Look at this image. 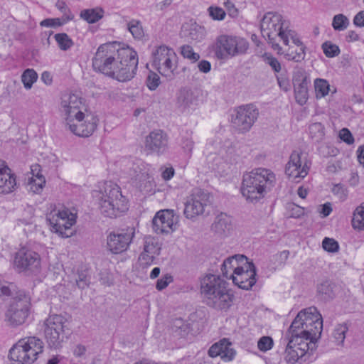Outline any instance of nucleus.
Masks as SVG:
<instances>
[{
  "label": "nucleus",
  "instance_id": "680f3d73",
  "mask_svg": "<svg viewBox=\"0 0 364 364\" xmlns=\"http://www.w3.org/2000/svg\"><path fill=\"white\" fill-rule=\"evenodd\" d=\"M61 25L62 23L59 18H46L41 22V26L46 27H55Z\"/></svg>",
  "mask_w": 364,
  "mask_h": 364
},
{
  "label": "nucleus",
  "instance_id": "a878e982",
  "mask_svg": "<svg viewBox=\"0 0 364 364\" xmlns=\"http://www.w3.org/2000/svg\"><path fill=\"white\" fill-rule=\"evenodd\" d=\"M9 356L11 360L18 362V364L32 363L21 340L10 349Z\"/></svg>",
  "mask_w": 364,
  "mask_h": 364
},
{
  "label": "nucleus",
  "instance_id": "58836bf2",
  "mask_svg": "<svg viewBox=\"0 0 364 364\" xmlns=\"http://www.w3.org/2000/svg\"><path fill=\"white\" fill-rule=\"evenodd\" d=\"M349 19L343 14H339L333 16L332 26L336 31H344L349 26Z\"/></svg>",
  "mask_w": 364,
  "mask_h": 364
},
{
  "label": "nucleus",
  "instance_id": "473e14b6",
  "mask_svg": "<svg viewBox=\"0 0 364 364\" xmlns=\"http://www.w3.org/2000/svg\"><path fill=\"white\" fill-rule=\"evenodd\" d=\"M348 331V326L346 323L337 324L332 333V337L334 339V342L338 346H343L346 334Z\"/></svg>",
  "mask_w": 364,
  "mask_h": 364
},
{
  "label": "nucleus",
  "instance_id": "603ef678",
  "mask_svg": "<svg viewBox=\"0 0 364 364\" xmlns=\"http://www.w3.org/2000/svg\"><path fill=\"white\" fill-rule=\"evenodd\" d=\"M323 248L329 252H336L338 250L339 245L337 241L333 238L325 237L322 242Z\"/></svg>",
  "mask_w": 364,
  "mask_h": 364
},
{
  "label": "nucleus",
  "instance_id": "4d7b16f0",
  "mask_svg": "<svg viewBox=\"0 0 364 364\" xmlns=\"http://www.w3.org/2000/svg\"><path fill=\"white\" fill-rule=\"evenodd\" d=\"M173 281L171 274H164V276L159 279L156 282V287L158 290L161 291L165 289L170 283Z\"/></svg>",
  "mask_w": 364,
  "mask_h": 364
},
{
  "label": "nucleus",
  "instance_id": "20e7f679",
  "mask_svg": "<svg viewBox=\"0 0 364 364\" xmlns=\"http://www.w3.org/2000/svg\"><path fill=\"white\" fill-rule=\"evenodd\" d=\"M276 184V176L270 169L257 168L243 175L242 195L252 203L264 198Z\"/></svg>",
  "mask_w": 364,
  "mask_h": 364
},
{
  "label": "nucleus",
  "instance_id": "4c0bfd02",
  "mask_svg": "<svg viewBox=\"0 0 364 364\" xmlns=\"http://www.w3.org/2000/svg\"><path fill=\"white\" fill-rule=\"evenodd\" d=\"M309 136L316 141H320L324 136V127L320 122L313 123L309 125Z\"/></svg>",
  "mask_w": 364,
  "mask_h": 364
},
{
  "label": "nucleus",
  "instance_id": "9d476101",
  "mask_svg": "<svg viewBox=\"0 0 364 364\" xmlns=\"http://www.w3.org/2000/svg\"><path fill=\"white\" fill-rule=\"evenodd\" d=\"M77 115L65 122L69 130L74 134L81 137H88L97 128L98 118L91 113L78 112Z\"/></svg>",
  "mask_w": 364,
  "mask_h": 364
},
{
  "label": "nucleus",
  "instance_id": "774afa93",
  "mask_svg": "<svg viewBox=\"0 0 364 364\" xmlns=\"http://www.w3.org/2000/svg\"><path fill=\"white\" fill-rule=\"evenodd\" d=\"M86 348L82 345H77L74 349L73 353L77 357H80L85 354Z\"/></svg>",
  "mask_w": 364,
  "mask_h": 364
},
{
  "label": "nucleus",
  "instance_id": "338daca9",
  "mask_svg": "<svg viewBox=\"0 0 364 364\" xmlns=\"http://www.w3.org/2000/svg\"><path fill=\"white\" fill-rule=\"evenodd\" d=\"M174 175V169L171 168H166L161 173L162 178L165 181L170 180Z\"/></svg>",
  "mask_w": 364,
  "mask_h": 364
},
{
  "label": "nucleus",
  "instance_id": "e2e57ef3",
  "mask_svg": "<svg viewBox=\"0 0 364 364\" xmlns=\"http://www.w3.org/2000/svg\"><path fill=\"white\" fill-rule=\"evenodd\" d=\"M182 148L185 151L191 152L194 146L193 141L189 137H183L182 140Z\"/></svg>",
  "mask_w": 364,
  "mask_h": 364
},
{
  "label": "nucleus",
  "instance_id": "37998d69",
  "mask_svg": "<svg viewBox=\"0 0 364 364\" xmlns=\"http://www.w3.org/2000/svg\"><path fill=\"white\" fill-rule=\"evenodd\" d=\"M37 78L38 75L33 69L26 70L21 75L22 82L26 89H31Z\"/></svg>",
  "mask_w": 364,
  "mask_h": 364
},
{
  "label": "nucleus",
  "instance_id": "79ce46f5",
  "mask_svg": "<svg viewBox=\"0 0 364 364\" xmlns=\"http://www.w3.org/2000/svg\"><path fill=\"white\" fill-rule=\"evenodd\" d=\"M153 259L152 256L148 257L145 254H141L135 265L136 270L146 273L148 272Z\"/></svg>",
  "mask_w": 364,
  "mask_h": 364
},
{
  "label": "nucleus",
  "instance_id": "b1692460",
  "mask_svg": "<svg viewBox=\"0 0 364 364\" xmlns=\"http://www.w3.org/2000/svg\"><path fill=\"white\" fill-rule=\"evenodd\" d=\"M211 230L220 237L228 236L232 230L230 217L223 213L217 215L211 225Z\"/></svg>",
  "mask_w": 364,
  "mask_h": 364
},
{
  "label": "nucleus",
  "instance_id": "6e6d98bb",
  "mask_svg": "<svg viewBox=\"0 0 364 364\" xmlns=\"http://www.w3.org/2000/svg\"><path fill=\"white\" fill-rule=\"evenodd\" d=\"M332 193L342 201L345 200L348 196V191L346 188L340 183L333 186Z\"/></svg>",
  "mask_w": 364,
  "mask_h": 364
},
{
  "label": "nucleus",
  "instance_id": "72a5a7b5",
  "mask_svg": "<svg viewBox=\"0 0 364 364\" xmlns=\"http://www.w3.org/2000/svg\"><path fill=\"white\" fill-rule=\"evenodd\" d=\"M317 292L322 300L326 301L333 298V285L328 281H325L318 285Z\"/></svg>",
  "mask_w": 364,
  "mask_h": 364
},
{
  "label": "nucleus",
  "instance_id": "2f4dec72",
  "mask_svg": "<svg viewBox=\"0 0 364 364\" xmlns=\"http://www.w3.org/2000/svg\"><path fill=\"white\" fill-rule=\"evenodd\" d=\"M80 17L89 23H94L103 17V10L100 8L85 9L81 11Z\"/></svg>",
  "mask_w": 364,
  "mask_h": 364
},
{
  "label": "nucleus",
  "instance_id": "ddd939ff",
  "mask_svg": "<svg viewBox=\"0 0 364 364\" xmlns=\"http://www.w3.org/2000/svg\"><path fill=\"white\" fill-rule=\"evenodd\" d=\"M29 301L24 293L12 298L6 314L10 325L17 326L23 324L28 316Z\"/></svg>",
  "mask_w": 364,
  "mask_h": 364
},
{
  "label": "nucleus",
  "instance_id": "c85d7f7f",
  "mask_svg": "<svg viewBox=\"0 0 364 364\" xmlns=\"http://www.w3.org/2000/svg\"><path fill=\"white\" fill-rule=\"evenodd\" d=\"M161 246L158 240L154 237L147 236L144 237V252L146 256H152L154 259L155 255H159Z\"/></svg>",
  "mask_w": 364,
  "mask_h": 364
},
{
  "label": "nucleus",
  "instance_id": "4468645a",
  "mask_svg": "<svg viewBox=\"0 0 364 364\" xmlns=\"http://www.w3.org/2000/svg\"><path fill=\"white\" fill-rule=\"evenodd\" d=\"M302 155L301 151H292L285 168L286 174L296 183L307 176L310 169L311 162L306 157L302 158Z\"/></svg>",
  "mask_w": 364,
  "mask_h": 364
},
{
  "label": "nucleus",
  "instance_id": "9b49d317",
  "mask_svg": "<svg viewBox=\"0 0 364 364\" xmlns=\"http://www.w3.org/2000/svg\"><path fill=\"white\" fill-rule=\"evenodd\" d=\"M46 220L51 231L61 237H69L73 235L71 227L75 223L76 217L68 210H53L47 215Z\"/></svg>",
  "mask_w": 364,
  "mask_h": 364
},
{
  "label": "nucleus",
  "instance_id": "bf43d9fd",
  "mask_svg": "<svg viewBox=\"0 0 364 364\" xmlns=\"http://www.w3.org/2000/svg\"><path fill=\"white\" fill-rule=\"evenodd\" d=\"M339 136L341 139L348 144H352L354 142V138L352 134L346 128H343L341 130Z\"/></svg>",
  "mask_w": 364,
  "mask_h": 364
},
{
  "label": "nucleus",
  "instance_id": "c9c22d12",
  "mask_svg": "<svg viewBox=\"0 0 364 364\" xmlns=\"http://www.w3.org/2000/svg\"><path fill=\"white\" fill-rule=\"evenodd\" d=\"M352 225L355 229L364 230V203L354 210Z\"/></svg>",
  "mask_w": 364,
  "mask_h": 364
},
{
  "label": "nucleus",
  "instance_id": "7c9ffc66",
  "mask_svg": "<svg viewBox=\"0 0 364 364\" xmlns=\"http://www.w3.org/2000/svg\"><path fill=\"white\" fill-rule=\"evenodd\" d=\"M127 30L131 33L133 38L141 40L144 36V31L141 22L138 19H131L127 23Z\"/></svg>",
  "mask_w": 364,
  "mask_h": 364
},
{
  "label": "nucleus",
  "instance_id": "8fccbe9b",
  "mask_svg": "<svg viewBox=\"0 0 364 364\" xmlns=\"http://www.w3.org/2000/svg\"><path fill=\"white\" fill-rule=\"evenodd\" d=\"M239 266L242 267L241 272L242 273H256L257 269L252 261H250L249 259L245 255V258L242 262V259H240ZM240 272V270H239Z\"/></svg>",
  "mask_w": 364,
  "mask_h": 364
},
{
  "label": "nucleus",
  "instance_id": "5fc2aeb1",
  "mask_svg": "<svg viewBox=\"0 0 364 364\" xmlns=\"http://www.w3.org/2000/svg\"><path fill=\"white\" fill-rule=\"evenodd\" d=\"M209 15L214 20H223L225 17V11L220 7L210 6L208 8Z\"/></svg>",
  "mask_w": 364,
  "mask_h": 364
},
{
  "label": "nucleus",
  "instance_id": "052dcab7",
  "mask_svg": "<svg viewBox=\"0 0 364 364\" xmlns=\"http://www.w3.org/2000/svg\"><path fill=\"white\" fill-rule=\"evenodd\" d=\"M77 286L80 289L85 288L90 282L88 274H78V278H75Z\"/></svg>",
  "mask_w": 364,
  "mask_h": 364
},
{
  "label": "nucleus",
  "instance_id": "7ed1b4c3",
  "mask_svg": "<svg viewBox=\"0 0 364 364\" xmlns=\"http://www.w3.org/2000/svg\"><path fill=\"white\" fill-rule=\"evenodd\" d=\"M228 274H205L200 281V293L203 302L217 311H227L232 305L233 291L228 288L224 277ZM239 288L249 290L256 283L257 274H229Z\"/></svg>",
  "mask_w": 364,
  "mask_h": 364
},
{
  "label": "nucleus",
  "instance_id": "6ab92c4d",
  "mask_svg": "<svg viewBox=\"0 0 364 364\" xmlns=\"http://www.w3.org/2000/svg\"><path fill=\"white\" fill-rule=\"evenodd\" d=\"M40 262L39 255L25 247L21 248L14 257V265L21 270L36 269L39 267Z\"/></svg>",
  "mask_w": 364,
  "mask_h": 364
},
{
  "label": "nucleus",
  "instance_id": "c756f323",
  "mask_svg": "<svg viewBox=\"0 0 364 364\" xmlns=\"http://www.w3.org/2000/svg\"><path fill=\"white\" fill-rule=\"evenodd\" d=\"M306 46L301 47L289 46L285 53V58L288 60L301 62L306 56Z\"/></svg>",
  "mask_w": 364,
  "mask_h": 364
},
{
  "label": "nucleus",
  "instance_id": "f03ea898",
  "mask_svg": "<svg viewBox=\"0 0 364 364\" xmlns=\"http://www.w3.org/2000/svg\"><path fill=\"white\" fill-rule=\"evenodd\" d=\"M137 53L114 41L100 46L92 58V67L119 82L132 79L137 70Z\"/></svg>",
  "mask_w": 364,
  "mask_h": 364
},
{
  "label": "nucleus",
  "instance_id": "1a4fd4ad",
  "mask_svg": "<svg viewBox=\"0 0 364 364\" xmlns=\"http://www.w3.org/2000/svg\"><path fill=\"white\" fill-rule=\"evenodd\" d=\"M259 117V110L252 104L236 107L231 117V122L240 133L249 132Z\"/></svg>",
  "mask_w": 364,
  "mask_h": 364
},
{
  "label": "nucleus",
  "instance_id": "f3484780",
  "mask_svg": "<svg viewBox=\"0 0 364 364\" xmlns=\"http://www.w3.org/2000/svg\"><path fill=\"white\" fill-rule=\"evenodd\" d=\"M134 236V229L128 228L120 232H111L107 236V249L114 254H119L127 250Z\"/></svg>",
  "mask_w": 364,
  "mask_h": 364
},
{
  "label": "nucleus",
  "instance_id": "bb28decb",
  "mask_svg": "<svg viewBox=\"0 0 364 364\" xmlns=\"http://www.w3.org/2000/svg\"><path fill=\"white\" fill-rule=\"evenodd\" d=\"M240 258L242 262L245 258V255L237 254L226 258L221 264V273H228L230 271H232V273H242L239 271L242 270V267L239 266V261Z\"/></svg>",
  "mask_w": 364,
  "mask_h": 364
},
{
  "label": "nucleus",
  "instance_id": "a19ab883",
  "mask_svg": "<svg viewBox=\"0 0 364 364\" xmlns=\"http://www.w3.org/2000/svg\"><path fill=\"white\" fill-rule=\"evenodd\" d=\"M54 38L62 50H67L73 46V40L65 33L55 34Z\"/></svg>",
  "mask_w": 364,
  "mask_h": 364
},
{
  "label": "nucleus",
  "instance_id": "393cba45",
  "mask_svg": "<svg viewBox=\"0 0 364 364\" xmlns=\"http://www.w3.org/2000/svg\"><path fill=\"white\" fill-rule=\"evenodd\" d=\"M22 344L26 350V353L29 358L31 359L33 363L37 360L38 355L43 353V342L36 337H28L21 339Z\"/></svg>",
  "mask_w": 364,
  "mask_h": 364
},
{
  "label": "nucleus",
  "instance_id": "09e8293b",
  "mask_svg": "<svg viewBox=\"0 0 364 364\" xmlns=\"http://www.w3.org/2000/svg\"><path fill=\"white\" fill-rule=\"evenodd\" d=\"M146 85L150 90H155L161 83L160 77L154 72H150L146 77Z\"/></svg>",
  "mask_w": 364,
  "mask_h": 364
},
{
  "label": "nucleus",
  "instance_id": "ea45409f",
  "mask_svg": "<svg viewBox=\"0 0 364 364\" xmlns=\"http://www.w3.org/2000/svg\"><path fill=\"white\" fill-rule=\"evenodd\" d=\"M289 39L292 41L294 43V46L295 47H301V46H304L303 43L301 41L297 34L292 30L289 29V27L284 31V34L282 36L281 40L283 41L284 44L286 46L289 45Z\"/></svg>",
  "mask_w": 364,
  "mask_h": 364
},
{
  "label": "nucleus",
  "instance_id": "412c9836",
  "mask_svg": "<svg viewBox=\"0 0 364 364\" xmlns=\"http://www.w3.org/2000/svg\"><path fill=\"white\" fill-rule=\"evenodd\" d=\"M168 147V136L162 130H154L146 136L145 149L158 155L164 154Z\"/></svg>",
  "mask_w": 364,
  "mask_h": 364
},
{
  "label": "nucleus",
  "instance_id": "a18cd8bd",
  "mask_svg": "<svg viewBox=\"0 0 364 364\" xmlns=\"http://www.w3.org/2000/svg\"><path fill=\"white\" fill-rule=\"evenodd\" d=\"M322 49L325 55L328 58H333L340 54L339 47L330 41H326L322 44Z\"/></svg>",
  "mask_w": 364,
  "mask_h": 364
},
{
  "label": "nucleus",
  "instance_id": "aec40b11",
  "mask_svg": "<svg viewBox=\"0 0 364 364\" xmlns=\"http://www.w3.org/2000/svg\"><path fill=\"white\" fill-rule=\"evenodd\" d=\"M199 105L198 93L186 87L179 90L177 95L176 106L181 112L190 113Z\"/></svg>",
  "mask_w": 364,
  "mask_h": 364
},
{
  "label": "nucleus",
  "instance_id": "de8ad7c7",
  "mask_svg": "<svg viewBox=\"0 0 364 364\" xmlns=\"http://www.w3.org/2000/svg\"><path fill=\"white\" fill-rule=\"evenodd\" d=\"M181 54L183 58L191 60L193 63H195L200 59V55L198 53H195L193 48L188 45L181 46Z\"/></svg>",
  "mask_w": 364,
  "mask_h": 364
},
{
  "label": "nucleus",
  "instance_id": "69168bd1",
  "mask_svg": "<svg viewBox=\"0 0 364 364\" xmlns=\"http://www.w3.org/2000/svg\"><path fill=\"white\" fill-rule=\"evenodd\" d=\"M198 68L200 72L207 73L211 69V64L209 61L203 60L198 63Z\"/></svg>",
  "mask_w": 364,
  "mask_h": 364
},
{
  "label": "nucleus",
  "instance_id": "f8f14e48",
  "mask_svg": "<svg viewBox=\"0 0 364 364\" xmlns=\"http://www.w3.org/2000/svg\"><path fill=\"white\" fill-rule=\"evenodd\" d=\"M67 320L61 315L53 314L45 321V337L50 348H58L65 338V324Z\"/></svg>",
  "mask_w": 364,
  "mask_h": 364
},
{
  "label": "nucleus",
  "instance_id": "e433bc0d",
  "mask_svg": "<svg viewBox=\"0 0 364 364\" xmlns=\"http://www.w3.org/2000/svg\"><path fill=\"white\" fill-rule=\"evenodd\" d=\"M309 84L294 85V95L296 101L301 105H304L308 99Z\"/></svg>",
  "mask_w": 364,
  "mask_h": 364
},
{
  "label": "nucleus",
  "instance_id": "423d86ee",
  "mask_svg": "<svg viewBox=\"0 0 364 364\" xmlns=\"http://www.w3.org/2000/svg\"><path fill=\"white\" fill-rule=\"evenodd\" d=\"M289 23L283 20L277 13L268 12L264 14L260 23L261 33L264 38H267L272 48L281 53L282 47L276 42L277 37L282 38L287 29Z\"/></svg>",
  "mask_w": 364,
  "mask_h": 364
},
{
  "label": "nucleus",
  "instance_id": "39448f33",
  "mask_svg": "<svg viewBox=\"0 0 364 364\" xmlns=\"http://www.w3.org/2000/svg\"><path fill=\"white\" fill-rule=\"evenodd\" d=\"M100 208L102 214L109 218H116L128 210L127 200L117 184H106L100 202Z\"/></svg>",
  "mask_w": 364,
  "mask_h": 364
},
{
  "label": "nucleus",
  "instance_id": "c03bdc74",
  "mask_svg": "<svg viewBox=\"0 0 364 364\" xmlns=\"http://www.w3.org/2000/svg\"><path fill=\"white\" fill-rule=\"evenodd\" d=\"M292 81L294 85L310 83V80L309 79L306 73L302 68H297L294 71Z\"/></svg>",
  "mask_w": 364,
  "mask_h": 364
},
{
  "label": "nucleus",
  "instance_id": "864d4df0",
  "mask_svg": "<svg viewBox=\"0 0 364 364\" xmlns=\"http://www.w3.org/2000/svg\"><path fill=\"white\" fill-rule=\"evenodd\" d=\"M273 344L272 338L262 336L257 342V347L261 351L266 352L272 348Z\"/></svg>",
  "mask_w": 364,
  "mask_h": 364
},
{
  "label": "nucleus",
  "instance_id": "3c124183",
  "mask_svg": "<svg viewBox=\"0 0 364 364\" xmlns=\"http://www.w3.org/2000/svg\"><path fill=\"white\" fill-rule=\"evenodd\" d=\"M315 90L317 92V95L320 94L321 97H324L329 91V85L328 82L322 79L316 80Z\"/></svg>",
  "mask_w": 364,
  "mask_h": 364
},
{
  "label": "nucleus",
  "instance_id": "0e129e2a",
  "mask_svg": "<svg viewBox=\"0 0 364 364\" xmlns=\"http://www.w3.org/2000/svg\"><path fill=\"white\" fill-rule=\"evenodd\" d=\"M353 23L358 27H364V11H359L353 18Z\"/></svg>",
  "mask_w": 364,
  "mask_h": 364
},
{
  "label": "nucleus",
  "instance_id": "f257e3e1",
  "mask_svg": "<svg viewBox=\"0 0 364 364\" xmlns=\"http://www.w3.org/2000/svg\"><path fill=\"white\" fill-rule=\"evenodd\" d=\"M322 330V316L316 307L300 311L288 330L290 338L285 349L286 362L294 364L306 361L304 357L309 353L310 345L314 346Z\"/></svg>",
  "mask_w": 364,
  "mask_h": 364
},
{
  "label": "nucleus",
  "instance_id": "13d9d810",
  "mask_svg": "<svg viewBox=\"0 0 364 364\" xmlns=\"http://www.w3.org/2000/svg\"><path fill=\"white\" fill-rule=\"evenodd\" d=\"M264 58L265 63L268 64L274 72L279 73L281 70L280 63L276 58L272 55H265Z\"/></svg>",
  "mask_w": 364,
  "mask_h": 364
},
{
  "label": "nucleus",
  "instance_id": "5701e85b",
  "mask_svg": "<svg viewBox=\"0 0 364 364\" xmlns=\"http://www.w3.org/2000/svg\"><path fill=\"white\" fill-rule=\"evenodd\" d=\"M16 185V178L11 173L10 168L0 161V193H11Z\"/></svg>",
  "mask_w": 364,
  "mask_h": 364
},
{
  "label": "nucleus",
  "instance_id": "a211bd4d",
  "mask_svg": "<svg viewBox=\"0 0 364 364\" xmlns=\"http://www.w3.org/2000/svg\"><path fill=\"white\" fill-rule=\"evenodd\" d=\"M82 98L78 95L72 92L63 93L60 97V112L65 122L77 115L78 112H82Z\"/></svg>",
  "mask_w": 364,
  "mask_h": 364
},
{
  "label": "nucleus",
  "instance_id": "4be33fe9",
  "mask_svg": "<svg viewBox=\"0 0 364 364\" xmlns=\"http://www.w3.org/2000/svg\"><path fill=\"white\" fill-rule=\"evenodd\" d=\"M231 343L226 338H223L214 343L208 350V355L211 358L220 356V358L225 362L234 359L236 351L231 347Z\"/></svg>",
  "mask_w": 364,
  "mask_h": 364
},
{
  "label": "nucleus",
  "instance_id": "cd10ccee",
  "mask_svg": "<svg viewBox=\"0 0 364 364\" xmlns=\"http://www.w3.org/2000/svg\"><path fill=\"white\" fill-rule=\"evenodd\" d=\"M39 167L38 164H35L31 166V171L33 173V176L29 179L30 190L35 193H38L42 191L45 183L46 180L44 176L39 173Z\"/></svg>",
  "mask_w": 364,
  "mask_h": 364
},
{
  "label": "nucleus",
  "instance_id": "dca6fc26",
  "mask_svg": "<svg viewBox=\"0 0 364 364\" xmlns=\"http://www.w3.org/2000/svg\"><path fill=\"white\" fill-rule=\"evenodd\" d=\"M177 217L172 210L158 211L152 220L153 230L156 234H169L176 229Z\"/></svg>",
  "mask_w": 364,
  "mask_h": 364
},
{
  "label": "nucleus",
  "instance_id": "6e6552de",
  "mask_svg": "<svg viewBox=\"0 0 364 364\" xmlns=\"http://www.w3.org/2000/svg\"><path fill=\"white\" fill-rule=\"evenodd\" d=\"M152 65L160 74L171 77L177 68V55L173 49L161 45L152 51Z\"/></svg>",
  "mask_w": 364,
  "mask_h": 364
},
{
  "label": "nucleus",
  "instance_id": "0eeeda50",
  "mask_svg": "<svg viewBox=\"0 0 364 364\" xmlns=\"http://www.w3.org/2000/svg\"><path fill=\"white\" fill-rule=\"evenodd\" d=\"M248 47L249 43L244 38L221 35L216 38L213 50L218 59L225 60L245 53Z\"/></svg>",
  "mask_w": 364,
  "mask_h": 364
},
{
  "label": "nucleus",
  "instance_id": "f704fd0d",
  "mask_svg": "<svg viewBox=\"0 0 364 364\" xmlns=\"http://www.w3.org/2000/svg\"><path fill=\"white\" fill-rule=\"evenodd\" d=\"M172 333L178 337H183L188 334L189 327L188 323H186L182 318H176L173 321L171 324Z\"/></svg>",
  "mask_w": 364,
  "mask_h": 364
},
{
  "label": "nucleus",
  "instance_id": "2eb2a0df",
  "mask_svg": "<svg viewBox=\"0 0 364 364\" xmlns=\"http://www.w3.org/2000/svg\"><path fill=\"white\" fill-rule=\"evenodd\" d=\"M208 194L201 189H195L185 203L184 215L193 219L204 213L208 203Z\"/></svg>",
  "mask_w": 364,
  "mask_h": 364
},
{
  "label": "nucleus",
  "instance_id": "49530a36",
  "mask_svg": "<svg viewBox=\"0 0 364 364\" xmlns=\"http://www.w3.org/2000/svg\"><path fill=\"white\" fill-rule=\"evenodd\" d=\"M20 293L23 291H18L16 286L13 283H9L8 285L0 284V294L17 297Z\"/></svg>",
  "mask_w": 364,
  "mask_h": 364
}]
</instances>
